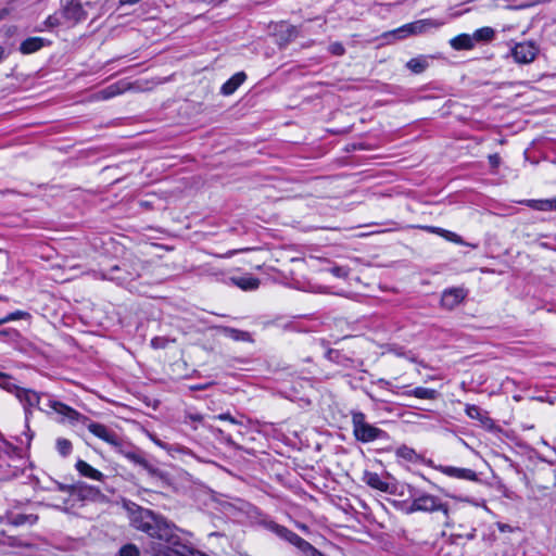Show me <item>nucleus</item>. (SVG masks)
Returning <instances> with one entry per match:
<instances>
[{
    "label": "nucleus",
    "mask_w": 556,
    "mask_h": 556,
    "mask_svg": "<svg viewBox=\"0 0 556 556\" xmlns=\"http://www.w3.org/2000/svg\"><path fill=\"white\" fill-rule=\"evenodd\" d=\"M215 419L228 421L232 425H240V421L237 420L233 416H231L229 413L219 414L214 417Z\"/></svg>",
    "instance_id": "40"
},
{
    "label": "nucleus",
    "mask_w": 556,
    "mask_h": 556,
    "mask_svg": "<svg viewBox=\"0 0 556 556\" xmlns=\"http://www.w3.org/2000/svg\"><path fill=\"white\" fill-rule=\"evenodd\" d=\"M489 161H490V164L493 166V167H497L498 164H500V161H501V157L498 154H491L489 156Z\"/></svg>",
    "instance_id": "43"
},
{
    "label": "nucleus",
    "mask_w": 556,
    "mask_h": 556,
    "mask_svg": "<svg viewBox=\"0 0 556 556\" xmlns=\"http://www.w3.org/2000/svg\"><path fill=\"white\" fill-rule=\"evenodd\" d=\"M0 337L14 339V338L18 337V332L12 328L0 329Z\"/></svg>",
    "instance_id": "41"
},
{
    "label": "nucleus",
    "mask_w": 556,
    "mask_h": 556,
    "mask_svg": "<svg viewBox=\"0 0 556 556\" xmlns=\"http://www.w3.org/2000/svg\"><path fill=\"white\" fill-rule=\"evenodd\" d=\"M64 17L74 23L84 21L87 17V13L79 2H71L64 8Z\"/></svg>",
    "instance_id": "14"
},
{
    "label": "nucleus",
    "mask_w": 556,
    "mask_h": 556,
    "mask_svg": "<svg viewBox=\"0 0 556 556\" xmlns=\"http://www.w3.org/2000/svg\"><path fill=\"white\" fill-rule=\"evenodd\" d=\"M4 56V49L0 46V62L2 61Z\"/></svg>",
    "instance_id": "49"
},
{
    "label": "nucleus",
    "mask_w": 556,
    "mask_h": 556,
    "mask_svg": "<svg viewBox=\"0 0 556 556\" xmlns=\"http://www.w3.org/2000/svg\"><path fill=\"white\" fill-rule=\"evenodd\" d=\"M294 545L301 553H303L305 556H317L318 551L307 541L299 536L298 534L295 538H293V541L291 543Z\"/></svg>",
    "instance_id": "23"
},
{
    "label": "nucleus",
    "mask_w": 556,
    "mask_h": 556,
    "mask_svg": "<svg viewBox=\"0 0 556 556\" xmlns=\"http://www.w3.org/2000/svg\"><path fill=\"white\" fill-rule=\"evenodd\" d=\"M127 89H128V84H126L124 81H118V83L112 84V85L105 87L104 89L100 90L97 93V98L101 99V100H108V99H111L118 94H122Z\"/></svg>",
    "instance_id": "18"
},
{
    "label": "nucleus",
    "mask_w": 556,
    "mask_h": 556,
    "mask_svg": "<svg viewBox=\"0 0 556 556\" xmlns=\"http://www.w3.org/2000/svg\"><path fill=\"white\" fill-rule=\"evenodd\" d=\"M2 252H3V250H2V249H0V253H2Z\"/></svg>",
    "instance_id": "54"
},
{
    "label": "nucleus",
    "mask_w": 556,
    "mask_h": 556,
    "mask_svg": "<svg viewBox=\"0 0 556 556\" xmlns=\"http://www.w3.org/2000/svg\"><path fill=\"white\" fill-rule=\"evenodd\" d=\"M529 207L538 211H553L551 199L544 200H527L525 202Z\"/></svg>",
    "instance_id": "30"
},
{
    "label": "nucleus",
    "mask_w": 556,
    "mask_h": 556,
    "mask_svg": "<svg viewBox=\"0 0 556 556\" xmlns=\"http://www.w3.org/2000/svg\"><path fill=\"white\" fill-rule=\"evenodd\" d=\"M425 229L429 230L430 232H433V233H438L442 237H444L445 239L450 240V241H453V242H459L460 239H459V236L456 235L455 232H452V231H448V230H445V229H442V228H439V227H426Z\"/></svg>",
    "instance_id": "31"
},
{
    "label": "nucleus",
    "mask_w": 556,
    "mask_h": 556,
    "mask_svg": "<svg viewBox=\"0 0 556 556\" xmlns=\"http://www.w3.org/2000/svg\"><path fill=\"white\" fill-rule=\"evenodd\" d=\"M167 546L162 547L160 544H152L150 553L151 556H189L191 547L181 544L177 535V544L166 543Z\"/></svg>",
    "instance_id": "7"
},
{
    "label": "nucleus",
    "mask_w": 556,
    "mask_h": 556,
    "mask_svg": "<svg viewBox=\"0 0 556 556\" xmlns=\"http://www.w3.org/2000/svg\"><path fill=\"white\" fill-rule=\"evenodd\" d=\"M76 470L84 477L92 479V480H102L103 473L98 469L90 466L87 462L79 459L76 465Z\"/></svg>",
    "instance_id": "21"
},
{
    "label": "nucleus",
    "mask_w": 556,
    "mask_h": 556,
    "mask_svg": "<svg viewBox=\"0 0 556 556\" xmlns=\"http://www.w3.org/2000/svg\"><path fill=\"white\" fill-rule=\"evenodd\" d=\"M539 53V47L532 41L515 43L510 49V55L518 64L532 63Z\"/></svg>",
    "instance_id": "6"
},
{
    "label": "nucleus",
    "mask_w": 556,
    "mask_h": 556,
    "mask_svg": "<svg viewBox=\"0 0 556 556\" xmlns=\"http://www.w3.org/2000/svg\"><path fill=\"white\" fill-rule=\"evenodd\" d=\"M408 394L422 400H434L438 392L433 389L417 387L409 391Z\"/></svg>",
    "instance_id": "25"
},
{
    "label": "nucleus",
    "mask_w": 556,
    "mask_h": 556,
    "mask_svg": "<svg viewBox=\"0 0 556 556\" xmlns=\"http://www.w3.org/2000/svg\"><path fill=\"white\" fill-rule=\"evenodd\" d=\"M444 24V22L426 18L419 20L413 23L405 24L397 29H394L390 33V35L396 36L399 39H404L410 35L421 34L428 30L429 28H439Z\"/></svg>",
    "instance_id": "5"
},
{
    "label": "nucleus",
    "mask_w": 556,
    "mask_h": 556,
    "mask_svg": "<svg viewBox=\"0 0 556 556\" xmlns=\"http://www.w3.org/2000/svg\"><path fill=\"white\" fill-rule=\"evenodd\" d=\"M299 527H300V529H302V530H305V529H306V526H304V525H301V526H299Z\"/></svg>",
    "instance_id": "51"
},
{
    "label": "nucleus",
    "mask_w": 556,
    "mask_h": 556,
    "mask_svg": "<svg viewBox=\"0 0 556 556\" xmlns=\"http://www.w3.org/2000/svg\"><path fill=\"white\" fill-rule=\"evenodd\" d=\"M210 384L211 383L191 386L190 390H192V391L205 390L210 387Z\"/></svg>",
    "instance_id": "44"
},
{
    "label": "nucleus",
    "mask_w": 556,
    "mask_h": 556,
    "mask_svg": "<svg viewBox=\"0 0 556 556\" xmlns=\"http://www.w3.org/2000/svg\"><path fill=\"white\" fill-rule=\"evenodd\" d=\"M329 52L333 55H343L345 52V49L341 42H333L328 48Z\"/></svg>",
    "instance_id": "39"
},
{
    "label": "nucleus",
    "mask_w": 556,
    "mask_h": 556,
    "mask_svg": "<svg viewBox=\"0 0 556 556\" xmlns=\"http://www.w3.org/2000/svg\"><path fill=\"white\" fill-rule=\"evenodd\" d=\"M466 414L471 419L482 420L483 412L477 405H466Z\"/></svg>",
    "instance_id": "35"
},
{
    "label": "nucleus",
    "mask_w": 556,
    "mask_h": 556,
    "mask_svg": "<svg viewBox=\"0 0 556 556\" xmlns=\"http://www.w3.org/2000/svg\"><path fill=\"white\" fill-rule=\"evenodd\" d=\"M363 481L375 490L386 493H392L390 484L382 480V478L377 472L365 471L363 476Z\"/></svg>",
    "instance_id": "13"
},
{
    "label": "nucleus",
    "mask_w": 556,
    "mask_h": 556,
    "mask_svg": "<svg viewBox=\"0 0 556 556\" xmlns=\"http://www.w3.org/2000/svg\"><path fill=\"white\" fill-rule=\"evenodd\" d=\"M496 526L501 532H513L514 530V528L507 523L497 522Z\"/></svg>",
    "instance_id": "42"
},
{
    "label": "nucleus",
    "mask_w": 556,
    "mask_h": 556,
    "mask_svg": "<svg viewBox=\"0 0 556 556\" xmlns=\"http://www.w3.org/2000/svg\"><path fill=\"white\" fill-rule=\"evenodd\" d=\"M130 525L153 539L159 541L177 544V528L161 516L151 510L132 505L128 507Z\"/></svg>",
    "instance_id": "1"
},
{
    "label": "nucleus",
    "mask_w": 556,
    "mask_h": 556,
    "mask_svg": "<svg viewBox=\"0 0 556 556\" xmlns=\"http://www.w3.org/2000/svg\"><path fill=\"white\" fill-rule=\"evenodd\" d=\"M1 325H4V324H3V319H2V318H0V326H1Z\"/></svg>",
    "instance_id": "53"
},
{
    "label": "nucleus",
    "mask_w": 556,
    "mask_h": 556,
    "mask_svg": "<svg viewBox=\"0 0 556 556\" xmlns=\"http://www.w3.org/2000/svg\"><path fill=\"white\" fill-rule=\"evenodd\" d=\"M407 67L415 74L422 73L428 67V61L422 58H414L407 62Z\"/></svg>",
    "instance_id": "29"
},
{
    "label": "nucleus",
    "mask_w": 556,
    "mask_h": 556,
    "mask_svg": "<svg viewBox=\"0 0 556 556\" xmlns=\"http://www.w3.org/2000/svg\"><path fill=\"white\" fill-rule=\"evenodd\" d=\"M29 318H30V314L25 311H15V312L9 313L4 317H2L3 324L18 320V319H29Z\"/></svg>",
    "instance_id": "32"
},
{
    "label": "nucleus",
    "mask_w": 556,
    "mask_h": 556,
    "mask_svg": "<svg viewBox=\"0 0 556 556\" xmlns=\"http://www.w3.org/2000/svg\"><path fill=\"white\" fill-rule=\"evenodd\" d=\"M169 342H174V340H169L165 337H155L151 340V346L153 349H165Z\"/></svg>",
    "instance_id": "36"
},
{
    "label": "nucleus",
    "mask_w": 556,
    "mask_h": 556,
    "mask_svg": "<svg viewBox=\"0 0 556 556\" xmlns=\"http://www.w3.org/2000/svg\"><path fill=\"white\" fill-rule=\"evenodd\" d=\"M68 490L71 491V495L83 501H97L102 496L99 489L84 482L73 484L68 486Z\"/></svg>",
    "instance_id": "10"
},
{
    "label": "nucleus",
    "mask_w": 556,
    "mask_h": 556,
    "mask_svg": "<svg viewBox=\"0 0 556 556\" xmlns=\"http://www.w3.org/2000/svg\"><path fill=\"white\" fill-rule=\"evenodd\" d=\"M415 511L434 513L442 511L445 516L448 515V506L442 503L439 497L421 493L413 498V502L407 509V513L412 514Z\"/></svg>",
    "instance_id": "4"
},
{
    "label": "nucleus",
    "mask_w": 556,
    "mask_h": 556,
    "mask_svg": "<svg viewBox=\"0 0 556 556\" xmlns=\"http://www.w3.org/2000/svg\"><path fill=\"white\" fill-rule=\"evenodd\" d=\"M0 388L13 393L15 396L17 395V390L21 389L9 375L3 372H0Z\"/></svg>",
    "instance_id": "26"
},
{
    "label": "nucleus",
    "mask_w": 556,
    "mask_h": 556,
    "mask_svg": "<svg viewBox=\"0 0 556 556\" xmlns=\"http://www.w3.org/2000/svg\"><path fill=\"white\" fill-rule=\"evenodd\" d=\"M153 441L161 447H164L163 443L160 440L153 439Z\"/></svg>",
    "instance_id": "50"
},
{
    "label": "nucleus",
    "mask_w": 556,
    "mask_h": 556,
    "mask_svg": "<svg viewBox=\"0 0 556 556\" xmlns=\"http://www.w3.org/2000/svg\"><path fill=\"white\" fill-rule=\"evenodd\" d=\"M494 36L495 31L491 27L479 28L472 34V37L475 38V43L480 41H491L494 38Z\"/></svg>",
    "instance_id": "24"
},
{
    "label": "nucleus",
    "mask_w": 556,
    "mask_h": 556,
    "mask_svg": "<svg viewBox=\"0 0 556 556\" xmlns=\"http://www.w3.org/2000/svg\"><path fill=\"white\" fill-rule=\"evenodd\" d=\"M437 470H439L441 473L456 479L462 480H468V481H477L478 476L477 473L469 469V468H458L454 466H443L440 465L437 467Z\"/></svg>",
    "instance_id": "11"
},
{
    "label": "nucleus",
    "mask_w": 556,
    "mask_h": 556,
    "mask_svg": "<svg viewBox=\"0 0 556 556\" xmlns=\"http://www.w3.org/2000/svg\"><path fill=\"white\" fill-rule=\"evenodd\" d=\"M247 75L243 72L236 73L220 88V92L225 96L232 94L245 80Z\"/></svg>",
    "instance_id": "19"
},
{
    "label": "nucleus",
    "mask_w": 556,
    "mask_h": 556,
    "mask_svg": "<svg viewBox=\"0 0 556 556\" xmlns=\"http://www.w3.org/2000/svg\"><path fill=\"white\" fill-rule=\"evenodd\" d=\"M553 211H556V197L551 199Z\"/></svg>",
    "instance_id": "48"
},
{
    "label": "nucleus",
    "mask_w": 556,
    "mask_h": 556,
    "mask_svg": "<svg viewBox=\"0 0 556 556\" xmlns=\"http://www.w3.org/2000/svg\"><path fill=\"white\" fill-rule=\"evenodd\" d=\"M230 281L237 286L238 288L244 290V291H251L255 290L260 286V280L256 277H253L251 275H245L241 277H232L230 278Z\"/></svg>",
    "instance_id": "20"
},
{
    "label": "nucleus",
    "mask_w": 556,
    "mask_h": 556,
    "mask_svg": "<svg viewBox=\"0 0 556 556\" xmlns=\"http://www.w3.org/2000/svg\"><path fill=\"white\" fill-rule=\"evenodd\" d=\"M352 427L355 439L363 443L387 438V432L368 424L365 414L362 412L352 413Z\"/></svg>",
    "instance_id": "2"
},
{
    "label": "nucleus",
    "mask_w": 556,
    "mask_h": 556,
    "mask_svg": "<svg viewBox=\"0 0 556 556\" xmlns=\"http://www.w3.org/2000/svg\"><path fill=\"white\" fill-rule=\"evenodd\" d=\"M16 399L23 404L26 416H28L29 409L31 407H38L40 410L46 412L47 414L50 413L46 405L40 406L41 396L34 390L21 388L17 390Z\"/></svg>",
    "instance_id": "8"
},
{
    "label": "nucleus",
    "mask_w": 556,
    "mask_h": 556,
    "mask_svg": "<svg viewBox=\"0 0 556 556\" xmlns=\"http://www.w3.org/2000/svg\"><path fill=\"white\" fill-rule=\"evenodd\" d=\"M118 556H140V551L135 544H126L119 548Z\"/></svg>",
    "instance_id": "34"
},
{
    "label": "nucleus",
    "mask_w": 556,
    "mask_h": 556,
    "mask_svg": "<svg viewBox=\"0 0 556 556\" xmlns=\"http://www.w3.org/2000/svg\"><path fill=\"white\" fill-rule=\"evenodd\" d=\"M85 425L87 426L88 430L99 439L114 447L121 446V438L106 426L93 421H87Z\"/></svg>",
    "instance_id": "9"
},
{
    "label": "nucleus",
    "mask_w": 556,
    "mask_h": 556,
    "mask_svg": "<svg viewBox=\"0 0 556 556\" xmlns=\"http://www.w3.org/2000/svg\"><path fill=\"white\" fill-rule=\"evenodd\" d=\"M264 527L267 530H269L273 533H275L280 539L289 542L290 544L292 543L293 538H295V535H296V533L292 532L291 530H289L285 526L278 525L277 522H275L273 520L265 521L264 522Z\"/></svg>",
    "instance_id": "17"
},
{
    "label": "nucleus",
    "mask_w": 556,
    "mask_h": 556,
    "mask_svg": "<svg viewBox=\"0 0 556 556\" xmlns=\"http://www.w3.org/2000/svg\"><path fill=\"white\" fill-rule=\"evenodd\" d=\"M49 41L41 37H29L22 41L20 46V51L23 54H30L39 51L41 48H43L46 45H48Z\"/></svg>",
    "instance_id": "16"
},
{
    "label": "nucleus",
    "mask_w": 556,
    "mask_h": 556,
    "mask_svg": "<svg viewBox=\"0 0 556 556\" xmlns=\"http://www.w3.org/2000/svg\"><path fill=\"white\" fill-rule=\"evenodd\" d=\"M37 521V516L35 515H25V514H16L9 518V522L13 526H23L25 523H35Z\"/></svg>",
    "instance_id": "27"
},
{
    "label": "nucleus",
    "mask_w": 556,
    "mask_h": 556,
    "mask_svg": "<svg viewBox=\"0 0 556 556\" xmlns=\"http://www.w3.org/2000/svg\"><path fill=\"white\" fill-rule=\"evenodd\" d=\"M56 450L62 456H67L72 452V443L67 439L60 438L56 440Z\"/></svg>",
    "instance_id": "33"
},
{
    "label": "nucleus",
    "mask_w": 556,
    "mask_h": 556,
    "mask_svg": "<svg viewBox=\"0 0 556 556\" xmlns=\"http://www.w3.org/2000/svg\"><path fill=\"white\" fill-rule=\"evenodd\" d=\"M450 45L455 50H470L475 47L472 35L460 34L450 40Z\"/></svg>",
    "instance_id": "22"
},
{
    "label": "nucleus",
    "mask_w": 556,
    "mask_h": 556,
    "mask_svg": "<svg viewBox=\"0 0 556 556\" xmlns=\"http://www.w3.org/2000/svg\"><path fill=\"white\" fill-rule=\"evenodd\" d=\"M141 0H119V5H134L139 3Z\"/></svg>",
    "instance_id": "45"
},
{
    "label": "nucleus",
    "mask_w": 556,
    "mask_h": 556,
    "mask_svg": "<svg viewBox=\"0 0 556 556\" xmlns=\"http://www.w3.org/2000/svg\"><path fill=\"white\" fill-rule=\"evenodd\" d=\"M202 421H203V416L201 414L191 413V412H187L185 415V419H184V422L188 424V425L198 424V422H202Z\"/></svg>",
    "instance_id": "37"
},
{
    "label": "nucleus",
    "mask_w": 556,
    "mask_h": 556,
    "mask_svg": "<svg viewBox=\"0 0 556 556\" xmlns=\"http://www.w3.org/2000/svg\"><path fill=\"white\" fill-rule=\"evenodd\" d=\"M395 455L408 462H416L418 459V455L415 450L407 445L399 446L395 451Z\"/></svg>",
    "instance_id": "28"
},
{
    "label": "nucleus",
    "mask_w": 556,
    "mask_h": 556,
    "mask_svg": "<svg viewBox=\"0 0 556 556\" xmlns=\"http://www.w3.org/2000/svg\"><path fill=\"white\" fill-rule=\"evenodd\" d=\"M5 300H7V298L0 295V301H5Z\"/></svg>",
    "instance_id": "52"
},
{
    "label": "nucleus",
    "mask_w": 556,
    "mask_h": 556,
    "mask_svg": "<svg viewBox=\"0 0 556 556\" xmlns=\"http://www.w3.org/2000/svg\"><path fill=\"white\" fill-rule=\"evenodd\" d=\"M68 486H70V485H63V484H60V485H59V489H60L61 491H66V492H68V493L71 494V491L68 490Z\"/></svg>",
    "instance_id": "47"
},
{
    "label": "nucleus",
    "mask_w": 556,
    "mask_h": 556,
    "mask_svg": "<svg viewBox=\"0 0 556 556\" xmlns=\"http://www.w3.org/2000/svg\"><path fill=\"white\" fill-rule=\"evenodd\" d=\"M46 406L50 412L49 414L54 413L59 416V422H70L72 425H75L86 424L87 421H89V419L86 416L81 415L76 409L60 401L52 399L51 396H47Z\"/></svg>",
    "instance_id": "3"
},
{
    "label": "nucleus",
    "mask_w": 556,
    "mask_h": 556,
    "mask_svg": "<svg viewBox=\"0 0 556 556\" xmlns=\"http://www.w3.org/2000/svg\"><path fill=\"white\" fill-rule=\"evenodd\" d=\"M466 292L462 288L445 290L441 296V305L447 309H453L465 299Z\"/></svg>",
    "instance_id": "12"
},
{
    "label": "nucleus",
    "mask_w": 556,
    "mask_h": 556,
    "mask_svg": "<svg viewBox=\"0 0 556 556\" xmlns=\"http://www.w3.org/2000/svg\"><path fill=\"white\" fill-rule=\"evenodd\" d=\"M247 250H248V249H244L243 251H247ZM241 251H242V250H232V251H229V252H227L226 256H227V257H230V256H232V255H235L236 253L241 252Z\"/></svg>",
    "instance_id": "46"
},
{
    "label": "nucleus",
    "mask_w": 556,
    "mask_h": 556,
    "mask_svg": "<svg viewBox=\"0 0 556 556\" xmlns=\"http://www.w3.org/2000/svg\"><path fill=\"white\" fill-rule=\"evenodd\" d=\"M329 270L333 276L338 278H345L349 275V269L342 266H333Z\"/></svg>",
    "instance_id": "38"
},
{
    "label": "nucleus",
    "mask_w": 556,
    "mask_h": 556,
    "mask_svg": "<svg viewBox=\"0 0 556 556\" xmlns=\"http://www.w3.org/2000/svg\"><path fill=\"white\" fill-rule=\"evenodd\" d=\"M102 278L116 281L117 283H124L128 280H131L134 278V275L131 273H127L118 265H115L105 273H103Z\"/></svg>",
    "instance_id": "15"
}]
</instances>
